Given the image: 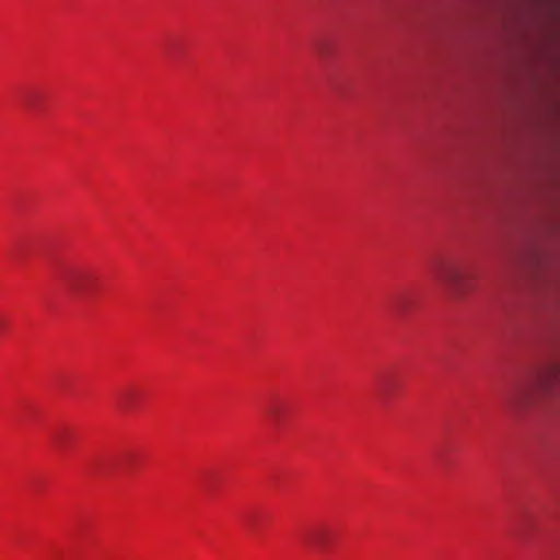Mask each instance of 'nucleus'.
Instances as JSON below:
<instances>
[{
    "instance_id": "f257e3e1",
    "label": "nucleus",
    "mask_w": 560,
    "mask_h": 560,
    "mask_svg": "<svg viewBox=\"0 0 560 560\" xmlns=\"http://www.w3.org/2000/svg\"><path fill=\"white\" fill-rule=\"evenodd\" d=\"M560 378V368L550 365L529 382L512 385L503 395V405L511 411H520L541 397L550 395Z\"/></svg>"
},
{
    "instance_id": "f03ea898",
    "label": "nucleus",
    "mask_w": 560,
    "mask_h": 560,
    "mask_svg": "<svg viewBox=\"0 0 560 560\" xmlns=\"http://www.w3.org/2000/svg\"><path fill=\"white\" fill-rule=\"evenodd\" d=\"M433 277L454 299L464 294V276L455 264L444 260L436 262Z\"/></svg>"
},
{
    "instance_id": "20e7f679",
    "label": "nucleus",
    "mask_w": 560,
    "mask_h": 560,
    "mask_svg": "<svg viewBox=\"0 0 560 560\" xmlns=\"http://www.w3.org/2000/svg\"><path fill=\"white\" fill-rule=\"evenodd\" d=\"M326 541V533L324 530H316L310 536V544L316 548H322Z\"/></svg>"
},
{
    "instance_id": "7ed1b4c3",
    "label": "nucleus",
    "mask_w": 560,
    "mask_h": 560,
    "mask_svg": "<svg viewBox=\"0 0 560 560\" xmlns=\"http://www.w3.org/2000/svg\"><path fill=\"white\" fill-rule=\"evenodd\" d=\"M92 278L88 271H74L68 276L66 285L73 294H88L93 291Z\"/></svg>"
}]
</instances>
